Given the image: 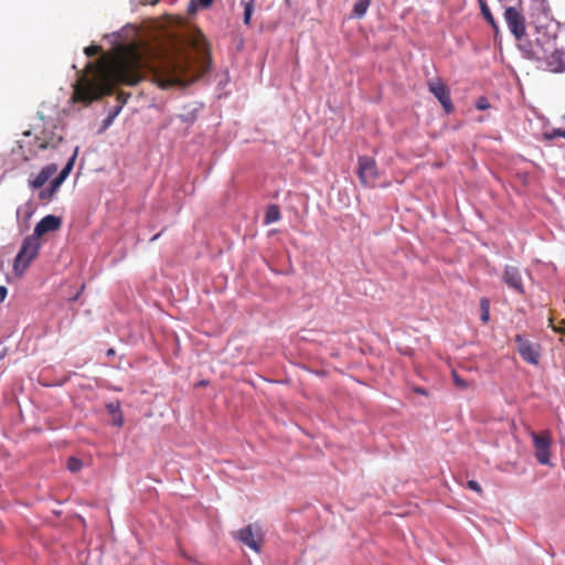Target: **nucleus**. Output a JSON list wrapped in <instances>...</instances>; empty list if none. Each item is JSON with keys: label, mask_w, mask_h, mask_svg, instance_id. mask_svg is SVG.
Instances as JSON below:
<instances>
[{"label": "nucleus", "mask_w": 565, "mask_h": 565, "mask_svg": "<svg viewBox=\"0 0 565 565\" xmlns=\"http://www.w3.org/2000/svg\"><path fill=\"white\" fill-rule=\"evenodd\" d=\"M504 20L510 32L516 40H521L526 34L525 18L515 7H508L504 11Z\"/></svg>", "instance_id": "6"}, {"label": "nucleus", "mask_w": 565, "mask_h": 565, "mask_svg": "<svg viewBox=\"0 0 565 565\" xmlns=\"http://www.w3.org/2000/svg\"><path fill=\"white\" fill-rule=\"evenodd\" d=\"M199 3L204 7V8H207L212 4L213 0H198Z\"/></svg>", "instance_id": "29"}, {"label": "nucleus", "mask_w": 565, "mask_h": 565, "mask_svg": "<svg viewBox=\"0 0 565 565\" xmlns=\"http://www.w3.org/2000/svg\"><path fill=\"white\" fill-rule=\"evenodd\" d=\"M534 447V456L539 463L544 466H552L551 462V447H552V435L551 431L545 429L541 433L533 430L529 431Z\"/></svg>", "instance_id": "3"}, {"label": "nucleus", "mask_w": 565, "mask_h": 565, "mask_svg": "<svg viewBox=\"0 0 565 565\" xmlns=\"http://www.w3.org/2000/svg\"><path fill=\"white\" fill-rule=\"evenodd\" d=\"M143 70L161 88L181 85L185 72L183 63L161 47L129 44L108 63H88L87 74H82L74 85L73 100L88 105L110 94L116 84L137 85L143 78Z\"/></svg>", "instance_id": "1"}, {"label": "nucleus", "mask_w": 565, "mask_h": 565, "mask_svg": "<svg viewBox=\"0 0 565 565\" xmlns=\"http://www.w3.org/2000/svg\"><path fill=\"white\" fill-rule=\"evenodd\" d=\"M60 186L61 185H54V179H53L50 184V188L41 191L39 194V198L41 200H51Z\"/></svg>", "instance_id": "19"}, {"label": "nucleus", "mask_w": 565, "mask_h": 565, "mask_svg": "<svg viewBox=\"0 0 565 565\" xmlns=\"http://www.w3.org/2000/svg\"><path fill=\"white\" fill-rule=\"evenodd\" d=\"M159 235H160V234L154 235V236L151 238V241L157 239V238L159 237Z\"/></svg>", "instance_id": "37"}, {"label": "nucleus", "mask_w": 565, "mask_h": 565, "mask_svg": "<svg viewBox=\"0 0 565 565\" xmlns=\"http://www.w3.org/2000/svg\"><path fill=\"white\" fill-rule=\"evenodd\" d=\"M49 143H41L42 149H46Z\"/></svg>", "instance_id": "35"}, {"label": "nucleus", "mask_w": 565, "mask_h": 565, "mask_svg": "<svg viewBox=\"0 0 565 565\" xmlns=\"http://www.w3.org/2000/svg\"><path fill=\"white\" fill-rule=\"evenodd\" d=\"M414 392L417 393V394H420V395H427L426 390L423 388V387H415Z\"/></svg>", "instance_id": "30"}, {"label": "nucleus", "mask_w": 565, "mask_h": 565, "mask_svg": "<svg viewBox=\"0 0 565 565\" xmlns=\"http://www.w3.org/2000/svg\"><path fill=\"white\" fill-rule=\"evenodd\" d=\"M480 311H481V321L483 323H488L490 320V300L488 298L480 299Z\"/></svg>", "instance_id": "18"}, {"label": "nucleus", "mask_w": 565, "mask_h": 565, "mask_svg": "<svg viewBox=\"0 0 565 565\" xmlns=\"http://www.w3.org/2000/svg\"><path fill=\"white\" fill-rule=\"evenodd\" d=\"M502 279L504 284L519 294H524V287L520 269L516 266L507 265L503 270Z\"/></svg>", "instance_id": "10"}, {"label": "nucleus", "mask_w": 565, "mask_h": 565, "mask_svg": "<svg viewBox=\"0 0 565 565\" xmlns=\"http://www.w3.org/2000/svg\"><path fill=\"white\" fill-rule=\"evenodd\" d=\"M451 375H452L454 383L458 388L466 390V388L470 387V383L467 382L466 380L461 379L456 371H452Z\"/></svg>", "instance_id": "21"}, {"label": "nucleus", "mask_w": 565, "mask_h": 565, "mask_svg": "<svg viewBox=\"0 0 565 565\" xmlns=\"http://www.w3.org/2000/svg\"><path fill=\"white\" fill-rule=\"evenodd\" d=\"M371 0H359L355 2L353 7V15L355 18H362L365 15L369 7H370Z\"/></svg>", "instance_id": "17"}, {"label": "nucleus", "mask_w": 565, "mask_h": 565, "mask_svg": "<svg viewBox=\"0 0 565 565\" xmlns=\"http://www.w3.org/2000/svg\"><path fill=\"white\" fill-rule=\"evenodd\" d=\"M467 487H468L470 490L476 491L477 493H482L481 486H480L476 480H469V481L467 482Z\"/></svg>", "instance_id": "25"}, {"label": "nucleus", "mask_w": 565, "mask_h": 565, "mask_svg": "<svg viewBox=\"0 0 565 565\" xmlns=\"http://www.w3.org/2000/svg\"><path fill=\"white\" fill-rule=\"evenodd\" d=\"M429 92L441 104L446 114L454 111V104L450 97V90L440 78H434L427 83Z\"/></svg>", "instance_id": "7"}, {"label": "nucleus", "mask_w": 565, "mask_h": 565, "mask_svg": "<svg viewBox=\"0 0 565 565\" xmlns=\"http://www.w3.org/2000/svg\"><path fill=\"white\" fill-rule=\"evenodd\" d=\"M254 10V0H249L244 4V23L249 24Z\"/></svg>", "instance_id": "20"}, {"label": "nucleus", "mask_w": 565, "mask_h": 565, "mask_svg": "<svg viewBox=\"0 0 565 565\" xmlns=\"http://www.w3.org/2000/svg\"><path fill=\"white\" fill-rule=\"evenodd\" d=\"M476 107L479 110H486L490 107V104L486 97H480L476 103Z\"/></svg>", "instance_id": "24"}, {"label": "nucleus", "mask_w": 565, "mask_h": 565, "mask_svg": "<svg viewBox=\"0 0 565 565\" xmlns=\"http://www.w3.org/2000/svg\"><path fill=\"white\" fill-rule=\"evenodd\" d=\"M279 218H280V210H279L278 205H276V204L269 205L265 213V218H264L265 224H270V223L277 222V221H279Z\"/></svg>", "instance_id": "16"}, {"label": "nucleus", "mask_w": 565, "mask_h": 565, "mask_svg": "<svg viewBox=\"0 0 565 565\" xmlns=\"http://www.w3.org/2000/svg\"><path fill=\"white\" fill-rule=\"evenodd\" d=\"M107 353H108V354H114V350H113V349H109Z\"/></svg>", "instance_id": "38"}, {"label": "nucleus", "mask_w": 565, "mask_h": 565, "mask_svg": "<svg viewBox=\"0 0 565 565\" xmlns=\"http://www.w3.org/2000/svg\"><path fill=\"white\" fill-rule=\"evenodd\" d=\"M57 171V164L50 163L41 169L38 175L31 181L34 189L42 188Z\"/></svg>", "instance_id": "12"}, {"label": "nucleus", "mask_w": 565, "mask_h": 565, "mask_svg": "<svg viewBox=\"0 0 565 565\" xmlns=\"http://www.w3.org/2000/svg\"><path fill=\"white\" fill-rule=\"evenodd\" d=\"M478 2H479L480 10H481V13H482V17L484 18V20L494 29V31H498L499 25L488 7L487 1L478 0Z\"/></svg>", "instance_id": "15"}, {"label": "nucleus", "mask_w": 565, "mask_h": 565, "mask_svg": "<svg viewBox=\"0 0 565 565\" xmlns=\"http://www.w3.org/2000/svg\"><path fill=\"white\" fill-rule=\"evenodd\" d=\"M116 424H117L118 426H121V425H122V418H121V417H119V419L116 422Z\"/></svg>", "instance_id": "32"}, {"label": "nucleus", "mask_w": 565, "mask_h": 565, "mask_svg": "<svg viewBox=\"0 0 565 565\" xmlns=\"http://www.w3.org/2000/svg\"><path fill=\"white\" fill-rule=\"evenodd\" d=\"M4 355H6L4 350H1V351H0V360H2V359L4 358Z\"/></svg>", "instance_id": "31"}, {"label": "nucleus", "mask_w": 565, "mask_h": 565, "mask_svg": "<svg viewBox=\"0 0 565 565\" xmlns=\"http://www.w3.org/2000/svg\"><path fill=\"white\" fill-rule=\"evenodd\" d=\"M359 178L365 186H373L377 179L376 164L370 157H359Z\"/></svg>", "instance_id": "8"}, {"label": "nucleus", "mask_w": 565, "mask_h": 565, "mask_svg": "<svg viewBox=\"0 0 565 565\" xmlns=\"http://www.w3.org/2000/svg\"><path fill=\"white\" fill-rule=\"evenodd\" d=\"M159 0H149L150 4H156Z\"/></svg>", "instance_id": "34"}, {"label": "nucleus", "mask_w": 565, "mask_h": 565, "mask_svg": "<svg viewBox=\"0 0 565 565\" xmlns=\"http://www.w3.org/2000/svg\"><path fill=\"white\" fill-rule=\"evenodd\" d=\"M516 350L522 360L531 365H537L542 356V345L529 338L516 334L514 338Z\"/></svg>", "instance_id": "4"}, {"label": "nucleus", "mask_w": 565, "mask_h": 565, "mask_svg": "<svg viewBox=\"0 0 565 565\" xmlns=\"http://www.w3.org/2000/svg\"><path fill=\"white\" fill-rule=\"evenodd\" d=\"M233 536L250 550L257 553L260 552L264 543V532L258 524H248L244 529L236 531Z\"/></svg>", "instance_id": "5"}, {"label": "nucleus", "mask_w": 565, "mask_h": 565, "mask_svg": "<svg viewBox=\"0 0 565 565\" xmlns=\"http://www.w3.org/2000/svg\"><path fill=\"white\" fill-rule=\"evenodd\" d=\"M30 135H31L30 131H24L23 132V136H25V137H30Z\"/></svg>", "instance_id": "36"}, {"label": "nucleus", "mask_w": 565, "mask_h": 565, "mask_svg": "<svg viewBox=\"0 0 565 565\" xmlns=\"http://www.w3.org/2000/svg\"><path fill=\"white\" fill-rule=\"evenodd\" d=\"M102 47L100 46H97V45H89L85 49V54L88 56V57H92V56H95L97 55L99 52H100Z\"/></svg>", "instance_id": "23"}, {"label": "nucleus", "mask_w": 565, "mask_h": 565, "mask_svg": "<svg viewBox=\"0 0 565 565\" xmlns=\"http://www.w3.org/2000/svg\"><path fill=\"white\" fill-rule=\"evenodd\" d=\"M35 141H45L44 139H42L41 137L39 136H35Z\"/></svg>", "instance_id": "33"}, {"label": "nucleus", "mask_w": 565, "mask_h": 565, "mask_svg": "<svg viewBox=\"0 0 565 565\" xmlns=\"http://www.w3.org/2000/svg\"><path fill=\"white\" fill-rule=\"evenodd\" d=\"M77 157V148L74 150L73 156L68 159L65 167L62 169L60 174L54 179V185H61L73 170L75 160Z\"/></svg>", "instance_id": "14"}, {"label": "nucleus", "mask_w": 565, "mask_h": 565, "mask_svg": "<svg viewBox=\"0 0 565 565\" xmlns=\"http://www.w3.org/2000/svg\"><path fill=\"white\" fill-rule=\"evenodd\" d=\"M545 137L551 139L554 137H563L565 138V130L562 129H555L552 134H545Z\"/></svg>", "instance_id": "27"}, {"label": "nucleus", "mask_w": 565, "mask_h": 565, "mask_svg": "<svg viewBox=\"0 0 565 565\" xmlns=\"http://www.w3.org/2000/svg\"><path fill=\"white\" fill-rule=\"evenodd\" d=\"M550 47H542L545 51V57L543 58L546 63V67L554 73H562L565 71L564 53L561 50L554 47V42L548 41Z\"/></svg>", "instance_id": "9"}, {"label": "nucleus", "mask_w": 565, "mask_h": 565, "mask_svg": "<svg viewBox=\"0 0 565 565\" xmlns=\"http://www.w3.org/2000/svg\"><path fill=\"white\" fill-rule=\"evenodd\" d=\"M536 46L537 47H534L531 43H526V44L520 45V49H521L524 57H526L527 60L543 61V58L545 57V51H542L543 46L541 45L540 40L536 41Z\"/></svg>", "instance_id": "13"}, {"label": "nucleus", "mask_w": 565, "mask_h": 565, "mask_svg": "<svg viewBox=\"0 0 565 565\" xmlns=\"http://www.w3.org/2000/svg\"><path fill=\"white\" fill-rule=\"evenodd\" d=\"M40 247V241L32 235L23 239L13 264V270L17 275H22L25 271L31 262L38 256Z\"/></svg>", "instance_id": "2"}, {"label": "nucleus", "mask_w": 565, "mask_h": 565, "mask_svg": "<svg viewBox=\"0 0 565 565\" xmlns=\"http://www.w3.org/2000/svg\"><path fill=\"white\" fill-rule=\"evenodd\" d=\"M8 295V289L4 286H0V302H2Z\"/></svg>", "instance_id": "28"}, {"label": "nucleus", "mask_w": 565, "mask_h": 565, "mask_svg": "<svg viewBox=\"0 0 565 565\" xmlns=\"http://www.w3.org/2000/svg\"><path fill=\"white\" fill-rule=\"evenodd\" d=\"M82 461L75 457H71L68 458L67 460V468L68 470H71L72 472H77L82 469Z\"/></svg>", "instance_id": "22"}, {"label": "nucleus", "mask_w": 565, "mask_h": 565, "mask_svg": "<svg viewBox=\"0 0 565 565\" xmlns=\"http://www.w3.org/2000/svg\"><path fill=\"white\" fill-rule=\"evenodd\" d=\"M550 326L553 328L555 332L565 333V320H562L558 326L553 324V320H550Z\"/></svg>", "instance_id": "26"}, {"label": "nucleus", "mask_w": 565, "mask_h": 565, "mask_svg": "<svg viewBox=\"0 0 565 565\" xmlns=\"http://www.w3.org/2000/svg\"><path fill=\"white\" fill-rule=\"evenodd\" d=\"M62 225V220L55 215H46L44 216L34 227V233L32 236L38 239L46 233L57 231Z\"/></svg>", "instance_id": "11"}]
</instances>
